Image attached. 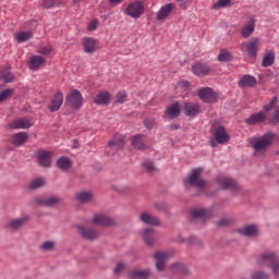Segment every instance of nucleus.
Returning a JSON list of instances; mask_svg holds the SVG:
<instances>
[{
    "label": "nucleus",
    "mask_w": 279,
    "mask_h": 279,
    "mask_svg": "<svg viewBox=\"0 0 279 279\" xmlns=\"http://www.w3.org/2000/svg\"><path fill=\"white\" fill-rule=\"evenodd\" d=\"M191 216L193 221H206V219L213 217V209L194 208L191 211Z\"/></svg>",
    "instance_id": "nucleus-11"
},
{
    "label": "nucleus",
    "mask_w": 279,
    "mask_h": 279,
    "mask_svg": "<svg viewBox=\"0 0 279 279\" xmlns=\"http://www.w3.org/2000/svg\"><path fill=\"white\" fill-rule=\"evenodd\" d=\"M29 219L31 217L28 215L11 219L7 223L5 228L11 232H19V230H21L27 223V221H29Z\"/></svg>",
    "instance_id": "nucleus-9"
},
{
    "label": "nucleus",
    "mask_w": 279,
    "mask_h": 279,
    "mask_svg": "<svg viewBox=\"0 0 279 279\" xmlns=\"http://www.w3.org/2000/svg\"><path fill=\"white\" fill-rule=\"evenodd\" d=\"M124 13L131 19H141L145 14V4L138 0L131 2Z\"/></svg>",
    "instance_id": "nucleus-4"
},
{
    "label": "nucleus",
    "mask_w": 279,
    "mask_h": 279,
    "mask_svg": "<svg viewBox=\"0 0 279 279\" xmlns=\"http://www.w3.org/2000/svg\"><path fill=\"white\" fill-rule=\"evenodd\" d=\"M218 184H220V186H222V189H226L227 191H239V184H236V181L230 179V178H226V177H221L218 179Z\"/></svg>",
    "instance_id": "nucleus-20"
},
{
    "label": "nucleus",
    "mask_w": 279,
    "mask_h": 279,
    "mask_svg": "<svg viewBox=\"0 0 279 279\" xmlns=\"http://www.w3.org/2000/svg\"><path fill=\"white\" fill-rule=\"evenodd\" d=\"M276 155L279 156V149L276 151Z\"/></svg>",
    "instance_id": "nucleus-64"
},
{
    "label": "nucleus",
    "mask_w": 279,
    "mask_h": 279,
    "mask_svg": "<svg viewBox=\"0 0 279 279\" xmlns=\"http://www.w3.org/2000/svg\"><path fill=\"white\" fill-rule=\"evenodd\" d=\"M232 223V218L230 217H222L220 220L217 221V226L220 228H226V226H230Z\"/></svg>",
    "instance_id": "nucleus-49"
},
{
    "label": "nucleus",
    "mask_w": 279,
    "mask_h": 279,
    "mask_svg": "<svg viewBox=\"0 0 279 279\" xmlns=\"http://www.w3.org/2000/svg\"><path fill=\"white\" fill-rule=\"evenodd\" d=\"M174 1H177L178 3H182V1H184V0H174Z\"/></svg>",
    "instance_id": "nucleus-63"
},
{
    "label": "nucleus",
    "mask_w": 279,
    "mask_h": 279,
    "mask_svg": "<svg viewBox=\"0 0 279 279\" xmlns=\"http://www.w3.org/2000/svg\"><path fill=\"white\" fill-rule=\"evenodd\" d=\"M60 199L58 197H50V198H43V197H36L35 204L37 206H46L47 208H52V206H56Z\"/></svg>",
    "instance_id": "nucleus-28"
},
{
    "label": "nucleus",
    "mask_w": 279,
    "mask_h": 279,
    "mask_svg": "<svg viewBox=\"0 0 279 279\" xmlns=\"http://www.w3.org/2000/svg\"><path fill=\"white\" fill-rule=\"evenodd\" d=\"M144 125H145V128H147V130H154V128H156V119H154V118L145 119Z\"/></svg>",
    "instance_id": "nucleus-51"
},
{
    "label": "nucleus",
    "mask_w": 279,
    "mask_h": 279,
    "mask_svg": "<svg viewBox=\"0 0 279 279\" xmlns=\"http://www.w3.org/2000/svg\"><path fill=\"white\" fill-rule=\"evenodd\" d=\"M198 97L201 101H204V104H215L217 99H219V96L213 88L210 87H203L198 92Z\"/></svg>",
    "instance_id": "nucleus-8"
},
{
    "label": "nucleus",
    "mask_w": 279,
    "mask_h": 279,
    "mask_svg": "<svg viewBox=\"0 0 279 279\" xmlns=\"http://www.w3.org/2000/svg\"><path fill=\"white\" fill-rule=\"evenodd\" d=\"M32 125H34L32 123V120L27 118H19L12 121L11 123H9L10 130H27L32 128Z\"/></svg>",
    "instance_id": "nucleus-13"
},
{
    "label": "nucleus",
    "mask_w": 279,
    "mask_h": 279,
    "mask_svg": "<svg viewBox=\"0 0 279 279\" xmlns=\"http://www.w3.org/2000/svg\"><path fill=\"white\" fill-rule=\"evenodd\" d=\"M274 141H279V136L274 133H267L262 137H252L251 147H253V155L256 158L266 156L269 147L274 145Z\"/></svg>",
    "instance_id": "nucleus-1"
},
{
    "label": "nucleus",
    "mask_w": 279,
    "mask_h": 279,
    "mask_svg": "<svg viewBox=\"0 0 279 279\" xmlns=\"http://www.w3.org/2000/svg\"><path fill=\"white\" fill-rule=\"evenodd\" d=\"M143 169L147 171V173H156V166L154 165V161L151 160H145L142 163Z\"/></svg>",
    "instance_id": "nucleus-40"
},
{
    "label": "nucleus",
    "mask_w": 279,
    "mask_h": 279,
    "mask_svg": "<svg viewBox=\"0 0 279 279\" xmlns=\"http://www.w3.org/2000/svg\"><path fill=\"white\" fill-rule=\"evenodd\" d=\"M44 185H45V180L43 178H37L29 183V189H32L33 191H36V189H41V186Z\"/></svg>",
    "instance_id": "nucleus-42"
},
{
    "label": "nucleus",
    "mask_w": 279,
    "mask_h": 279,
    "mask_svg": "<svg viewBox=\"0 0 279 279\" xmlns=\"http://www.w3.org/2000/svg\"><path fill=\"white\" fill-rule=\"evenodd\" d=\"M267 119V113L265 111H259L257 113L252 114L248 119H246L247 125H256V123H265Z\"/></svg>",
    "instance_id": "nucleus-26"
},
{
    "label": "nucleus",
    "mask_w": 279,
    "mask_h": 279,
    "mask_svg": "<svg viewBox=\"0 0 279 279\" xmlns=\"http://www.w3.org/2000/svg\"><path fill=\"white\" fill-rule=\"evenodd\" d=\"M82 0H74V3H80Z\"/></svg>",
    "instance_id": "nucleus-62"
},
{
    "label": "nucleus",
    "mask_w": 279,
    "mask_h": 279,
    "mask_svg": "<svg viewBox=\"0 0 279 279\" xmlns=\"http://www.w3.org/2000/svg\"><path fill=\"white\" fill-rule=\"evenodd\" d=\"M128 269V265H125L124 263H118L113 269V274L116 276H121V274H123V271H125Z\"/></svg>",
    "instance_id": "nucleus-44"
},
{
    "label": "nucleus",
    "mask_w": 279,
    "mask_h": 279,
    "mask_svg": "<svg viewBox=\"0 0 279 279\" xmlns=\"http://www.w3.org/2000/svg\"><path fill=\"white\" fill-rule=\"evenodd\" d=\"M154 257L157 260L156 262L157 271H165V265H166L167 260H169L171 255L169 253L157 251L154 254Z\"/></svg>",
    "instance_id": "nucleus-15"
},
{
    "label": "nucleus",
    "mask_w": 279,
    "mask_h": 279,
    "mask_svg": "<svg viewBox=\"0 0 279 279\" xmlns=\"http://www.w3.org/2000/svg\"><path fill=\"white\" fill-rule=\"evenodd\" d=\"M173 270L178 274H182L183 276H189V268L184 264H174Z\"/></svg>",
    "instance_id": "nucleus-41"
},
{
    "label": "nucleus",
    "mask_w": 279,
    "mask_h": 279,
    "mask_svg": "<svg viewBox=\"0 0 279 279\" xmlns=\"http://www.w3.org/2000/svg\"><path fill=\"white\" fill-rule=\"evenodd\" d=\"M51 51H53V48L51 46H45L38 49V53H41L43 56H49Z\"/></svg>",
    "instance_id": "nucleus-53"
},
{
    "label": "nucleus",
    "mask_w": 279,
    "mask_h": 279,
    "mask_svg": "<svg viewBox=\"0 0 279 279\" xmlns=\"http://www.w3.org/2000/svg\"><path fill=\"white\" fill-rule=\"evenodd\" d=\"M128 101V94L125 92H119L116 95V104H125Z\"/></svg>",
    "instance_id": "nucleus-46"
},
{
    "label": "nucleus",
    "mask_w": 279,
    "mask_h": 279,
    "mask_svg": "<svg viewBox=\"0 0 279 279\" xmlns=\"http://www.w3.org/2000/svg\"><path fill=\"white\" fill-rule=\"evenodd\" d=\"M108 146L111 147V149H123L125 146V137L121 134H116L114 137L109 141Z\"/></svg>",
    "instance_id": "nucleus-27"
},
{
    "label": "nucleus",
    "mask_w": 279,
    "mask_h": 279,
    "mask_svg": "<svg viewBox=\"0 0 279 279\" xmlns=\"http://www.w3.org/2000/svg\"><path fill=\"white\" fill-rule=\"evenodd\" d=\"M219 62H230L232 60V53L228 51L227 49L220 50V53L218 56Z\"/></svg>",
    "instance_id": "nucleus-39"
},
{
    "label": "nucleus",
    "mask_w": 279,
    "mask_h": 279,
    "mask_svg": "<svg viewBox=\"0 0 279 279\" xmlns=\"http://www.w3.org/2000/svg\"><path fill=\"white\" fill-rule=\"evenodd\" d=\"M170 129H171V130H180V125H178V124H171V125H170Z\"/></svg>",
    "instance_id": "nucleus-61"
},
{
    "label": "nucleus",
    "mask_w": 279,
    "mask_h": 279,
    "mask_svg": "<svg viewBox=\"0 0 279 279\" xmlns=\"http://www.w3.org/2000/svg\"><path fill=\"white\" fill-rule=\"evenodd\" d=\"M166 116L168 119H178V117H180V104L174 102L169 106L166 110Z\"/></svg>",
    "instance_id": "nucleus-31"
},
{
    "label": "nucleus",
    "mask_w": 279,
    "mask_h": 279,
    "mask_svg": "<svg viewBox=\"0 0 279 279\" xmlns=\"http://www.w3.org/2000/svg\"><path fill=\"white\" fill-rule=\"evenodd\" d=\"M252 279H269V276L265 272L257 271L252 275Z\"/></svg>",
    "instance_id": "nucleus-54"
},
{
    "label": "nucleus",
    "mask_w": 279,
    "mask_h": 279,
    "mask_svg": "<svg viewBox=\"0 0 279 279\" xmlns=\"http://www.w3.org/2000/svg\"><path fill=\"white\" fill-rule=\"evenodd\" d=\"M192 71H208V65L204 62H196L192 66Z\"/></svg>",
    "instance_id": "nucleus-50"
},
{
    "label": "nucleus",
    "mask_w": 279,
    "mask_h": 279,
    "mask_svg": "<svg viewBox=\"0 0 279 279\" xmlns=\"http://www.w3.org/2000/svg\"><path fill=\"white\" fill-rule=\"evenodd\" d=\"M29 141V135L25 132H19L12 135L11 143L15 145V147H21V145H25Z\"/></svg>",
    "instance_id": "nucleus-23"
},
{
    "label": "nucleus",
    "mask_w": 279,
    "mask_h": 279,
    "mask_svg": "<svg viewBox=\"0 0 279 279\" xmlns=\"http://www.w3.org/2000/svg\"><path fill=\"white\" fill-rule=\"evenodd\" d=\"M56 5H60V3L56 0H44L43 1V8H45L46 10L56 8Z\"/></svg>",
    "instance_id": "nucleus-48"
},
{
    "label": "nucleus",
    "mask_w": 279,
    "mask_h": 279,
    "mask_svg": "<svg viewBox=\"0 0 279 279\" xmlns=\"http://www.w3.org/2000/svg\"><path fill=\"white\" fill-rule=\"evenodd\" d=\"M140 221L146 226H160V219L147 211H144L140 215Z\"/></svg>",
    "instance_id": "nucleus-21"
},
{
    "label": "nucleus",
    "mask_w": 279,
    "mask_h": 279,
    "mask_svg": "<svg viewBox=\"0 0 279 279\" xmlns=\"http://www.w3.org/2000/svg\"><path fill=\"white\" fill-rule=\"evenodd\" d=\"M195 75H198V77H203L204 75H208V72L206 71H198V72H194Z\"/></svg>",
    "instance_id": "nucleus-59"
},
{
    "label": "nucleus",
    "mask_w": 279,
    "mask_h": 279,
    "mask_svg": "<svg viewBox=\"0 0 279 279\" xmlns=\"http://www.w3.org/2000/svg\"><path fill=\"white\" fill-rule=\"evenodd\" d=\"M256 29V20L251 19L248 22H246L242 28L240 29V34L242 38H250L252 34H254Z\"/></svg>",
    "instance_id": "nucleus-18"
},
{
    "label": "nucleus",
    "mask_w": 279,
    "mask_h": 279,
    "mask_svg": "<svg viewBox=\"0 0 279 279\" xmlns=\"http://www.w3.org/2000/svg\"><path fill=\"white\" fill-rule=\"evenodd\" d=\"M75 197L81 204H88V202H93V193L90 192H78Z\"/></svg>",
    "instance_id": "nucleus-35"
},
{
    "label": "nucleus",
    "mask_w": 279,
    "mask_h": 279,
    "mask_svg": "<svg viewBox=\"0 0 279 279\" xmlns=\"http://www.w3.org/2000/svg\"><path fill=\"white\" fill-rule=\"evenodd\" d=\"M83 51L85 53H95L99 47L97 46V39L93 37H84L82 39Z\"/></svg>",
    "instance_id": "nucleus-16"
},
{
    "label": "nucleus",
    "mask_w": 279,
    "mask_h": 279,
    "mask_svg": "<svg viewBox=\"0 0 279 279\" xmlns=\"http://www.w3.org/2000/svg\"><path fill=\"white\" fill-rule=\"evenodd\" d=\"M92 222L96 226H114L117 223L114 218H110V216H106L104 214L94 215Z\"/></svg>",
    "instance_id": "nucleus-14"
},
{
    "label": "nucleus",
    "mask_w": 279,
    "mask_h": 279,
    "mask_svg": "<svg viewBox=\"0 0 279 279\" xmlns=\"http://www.w3.org/2000/svg\"><path fill=\"white\" fill-rule=\"evenodd\" d=\"M183 112L185 117H197L202 112V107L197 102H185L183 105Z\"/></svg>",
    "instance_id": "nucleus-17"
},
{
    "label": "nucleus",
    "mask_w": 279,
    "mask_h": 279,
    "mask_svg": "<svg viewBox=\"0 0 279 279\" xmlns=\"http://www.w3.org/2000/svg\"><path fill=\"white\" fill-rule=\"evenodd\" d=\"M151 276V271L149 269H134L130 272V278L132 279H147Z\"/></svg>",
    "instance_id": "nucleus-30"
},
{
    "label": "nucleus",
    "mask_w": 279,
    "mask_h": 279,
    "mask_svg": "<svg viewBox=\"0 0 279 279\" xmlns=\"http://www.w3.org/2000/svg\"><path fill=\"white\" fill-rule=\"evenodd\" d=\"M155 232L156 231L153 228L144 229L143 239H144L146 245H154V243H155V239H154Z\"/></svg>",
    "instance_id": "nucleus-33"
},
{
    "label": "nucleus",
    "mask_w": 279,
    "mask_h": 279,
    "mask_svg": "<svg viewBox=\"0 0 279 279\" xmlns=\"http://www.w3.org/2000/svg\"><path fill=\"white\" fill-rule=\"evenodd\" d=\"M256 84H258V81L252 75H243L238 82L240 88H254Z\"/></svg>",
    "instance_id": "nucleus-19"
},
{
    "label": "nucleus",
    "mask_w": 279,
    "mask_h": 279,
    "mask_svg": "<svg viewBox=\"0 0 279 279\" xmlns=\"http://www.w3.org/2000/svg\"><path fill=\"white\" fill-rule=\"evenodd\" d=\"M78 233L83 239H86L87 241H95V239H99V231H96L95 228L88 227V226H77Z\"/></svg>",
    "instance_id": "nucleus-10"
},
{
    "label": "nucleus",
    "mask_w": 279,
    "mask_h": 279,
    "mask_svg": "<svg viewBox=\"0 0 279 279\" xmlns=\"http://www.w3.org/2000/svg\"><path fill=\"white\" fill-rule=\"evenodd\" d=\"M38 162L40 167H51V153L47 150L39 153Z\"/></svg>",
    "instance_id": "nucleus-29"
},
{
    "label": "nucleus",
    "mask_w": 279,
    "mask_h": 279,
    "mask_svg": "<svg viewBox=\"0 0 279 279\" xmlns=\"http://www.w3.org/2000/svg\"><path fill=\"white\" fill-rule=\"evenodd\" d=\"M232 0H218L216 3L213 4L214 10H219L221 8H228Z\"/></svg>",
    "instance_id": "nucleus-43"
},
{
    "label": "nucleus",
    "mask_w": 279,
    "mask_h": 279,
    "mask_svg": "<svg viewBox=\"0 0 279 279\" xmlns=\"http://www.w3.org/2000/svg\"><path fill=\"white\" fill-rule=\"evenodd\" d=\"M71 165H72L71 159L66 157H60L57 161V167L62 171H66L71 169Z\"/></svg>",
    "instance_id": "nucleus-36"
},
{
    "label": "nucleus",
    "mask_w": 279,
    "mask_h": 279,
    "mask_svg": "<svg viewBox=\"0 0 279 279\" xmlns=\"http://www.w3.org/2000/svg\"><path fill=\"white\" fill-rule=\"evenodd\" d=\"M271 123H279V106L276 108L275 113L270 118Z\"/></svg>",
    "instance_id": "nucleus-55"
},
{
    "label": "nucleus",
    "mask_w": 279,
    "mask_h": 279,
    "mask_svg": "<svg viewBox=\"0 0 279 279\" xmlns=\"http://www.w3.org/2000/svg\"><path fill=\"white\" fill-rule=\"evenodd\" d=\"M277 104H278V97H274L268 105L264 106V110L266 112H269V110H272V108H275Z\"/></svg>",
    "instance_id": "nucleus-52"
},
{
    "label": "nucleus",
    "mask_w": 279,
    "mask_h": 279,
    "mask_svg": "<svg viewBox=\"0 0 279 279\" xmlns=\"http://www.w3.org/2000/svg\"><path fill=\"white\" fill-rule=\"evenodd\" d=\"M173 8H175V4L168 3L160 8V10L156 14L157 21H166V19L173 12Z\"/></svg>",
    "instance_id": "nucleus-22"
},
{
    "label": "nucleus",
    "mask_w": 279,
    "mask_h": 279,
    "mask_svg": "<svg viewBox=\"0 0 279 279\" xmlns=\"http://www.w3.org/2000/svg\"><path fill=\"white\" fill-rule=\"evenodd\" d=\"M190 243L192 245H201L202 241L199 239L195 238V236H192V238H190Z\"/></svg>",
    "instance_id": "nucleus-57"
},
{
    "label": "nucleus",
    "mask_w": 279,
    "mask_h": 279,
    "mask_svg": "<svg viewBox=\"0 0 279 279\" xmlns=\"http://www.w3.org/2000/svg\"><path fill=\"white\" fill-rule=\"evenodd\" d=\"M65 106L72 110H80L84 106V96L77 89H73L65 97Z\"/></svg>",
    "instance_id": "nucleus-3"
},
{
    "label": "nucleus",
    "mask_w": 279,
    "mask_h": 279,
    "mask_svg": "<svg viewBox=\"0 0 279 279\" xmlns=\"http://www.w3.org/2000/svg\"><path fill=\"white\" fill-rule=\"evenodd\" d=\"M202 168H196L192 173L185 179L186 186H195L199 191H204L208 184L202 179Z\"/></svg>",
    "instance_id": "nucleus-2"
},
{
    "label": "nucleus",
    "mask_w": 279,
    "mask_h": 279,
    "mask_svg": "<svg viewBox=\"0 0 279 279\" xmlns=\"http://www.w3.org/2000/svg\"><path fill=\"white\" fill-rule=\"evenodd\" d=\"M131 145L134 149H149L151 142L147 135L136 134L131 137Z\"/></svg>",
    "instance_id": "nucleus-7"
},
{
    "label": "nucleus",
    "mask_w": 279,
    "mask_h": 279,
    "mask_svg": "<svg viewBox=\"0 0 279 279\" xmlns=\"http://www.w3.org/2000/svg\"><path fill=\"white\" fill-rule=\"evenodd\" d=\"M56 247V242L53 241H45L39 245V250L41 252H53Z\"/></svg>",
    "instance_id": "nucleus-38"
},
{
    "label": "nucleus",
    "mask_w": 279,
    "mask_h": 279,
    "mask_svg": "<svg viewBox=\"0 0 279 279\" xmlns=\"http://www.w3.org/2000/svg\"><path fill=\"white\" fill-rule=\"evenodd\" d=\"M113 5H119V3H123V0H109Z\"/></svg>",
    "instance_id": "nucleus-60"
},
{
    "label": "nucleus",
    "mask_w": 279,
    "mask_h": 279,
    "mask_svg": "<svg viewBox=\"0 0 279 279\" xmlns=\"http://www.w3.org/2000/svg\"><path fill=\"white\" fill-rule=\"evenodd\" d=\"M259 45H260V39H258V37H255L251 39L248 43H242L240 45V49L241 51H246V53L252 58H256L258 53Z\"/></svg>",
    "instance_id": "nucleus-6"
},
{
    "label": "nucleus",
    "mask_w": 279,
    "mask_h": 279,
    "mask_svg": "<svg viewBox=\"0 0 279 279\" xmlns=\"http://www.w3.org/2000/svg\"><path fill=\"white\" fill-rule=\"evenodd\" d=\"M97 25H99V22L97 20L92 21L88 25L89 32H95V29H97Z\"/></svg>",
    "instance_id": "nucleus-56"
},
{
    "label": "nucleus",
    "mask_w": 279,
    "mask_h": 279,
    "mask_svg": "<svg viewBox=\"0 0 279 279\" xmlns=\"http://www.w3.org/2000/svg\"><path fill=\"white\" fill-rule=\"evenodd\" d=\"M0 80H3L4 84H10V82H14V76L10 72H2Z\"/></svg>",
    "instance_id": "nucleus-47"
},
{
    "label": "nucleus",
    "mask_w": 279,
    "mask_h": 279,
    "mask_svg": "<svg viewBox=\"0 0 279 279\" xmlns=\"http://www.w3.org/2000/svg\"><path fill=\"white\" fill-rule=\"evenodd\" d=\"M211 136H214V141L219 143V145H226V143L230 141V135L223 125H214L211 129Z\"/></svg>",
    "instance_id": "nucleus-5"
},
{
    "label": "nucleus",
    "mask_w": 279,
    "mask_h": 279,
    "mask_svg": "<svg viewBox=\"0 0 279 279\" xmlns=\"http://www.w3.org/2000/svg\"><path fill=\"white\" fill-rule=\"evenodd\" d=\"M33 36L34 33H32V31H24L15 34L14 39L16 40V43H27V40H29V38H32Z\"/></svg>",
    "instance_id": "nucleus-34"
},
{
    "label": "nucleus",
    "mask_w": 279,
    "mask_h": 279,
    "mask_svg": "<svg viewBox=\"0 0 279 279\" xmlns=\"http://www.w3.org/2000/svg\"><path fill=\"white\" fill-rule=\"evenodd\" d=\"M62 104H64V94H62V92H57L48 106V110L51 112H58V110L62 108Z\"/></svg>",
    "instance_id": "nucleus-12"
},
{
    "label": "nucleus",
    "mask_w": 279,
    "mask_h": 279,
    "mask_svg": "<svg viewBox=\"0 0 279 279\" xmlns=\"http://www.w3.org/2000/svg\"><path fill=\"white\" fill-rule=\"evenodd\" d=\"M276 62V53L274 52H268L264 56L262 64L263 66H271Z\"/></svg>",
    "instance_id": "nucleus-37"
},
{
    "label": "nucleus",
    "mask_w": 279,
    "mask_h": 279,
    "mask_svg": "<svg viewBox=\"0 0 279 279\" xmlns=\"http://www.w3.org/2000/svg\"><path fill=\"white\" fill-rule=\"evenodd\" d=\"M31 69H40V66H45V58L40 56H33L28 61Z\"/></svg>",
    "instance_id": "nucleus-32"
},
{
    "label": "nucleus",
    "mask_w": 279,
    "mask_h": 279,
    "mask_svg": "<svg viewBox=\"0 0 279 279\" xmlns=\"http://www.w3.org/2000/svg\"><path fill=\"white\" fill-rule=\"evenodd\" d=\"M179 86H181V88H189V86H191V84L187 81H181L179 83Z\"/></svg>",
    "instance_id": "nucleus-58"
},
{
    "label": "nucleus",
    "mask_w": 279,
    "mask_h": 279,
    "mask_svg": "<svg viewBox=\"0 0 279 279\" xmlns=\"http://www.w3.org/2000/svg\"><path fill=\"white\" fill-rule=\"evenodd\" d=\"M12 95H14V89L12 88L2 90L0 93V104L1 101H5V99H8L9 97H12Z\"/></svg>",
    "instance_id": "nucleus-45"
},
{
    "label": "nucleus",
    "mask_w": 279,
    "mask_h": 279,
    "mask_svg": "<svg viewBox=\"0 0 279 279\" xmlns=\"http://www.w3.org/2000/svg\"><path fill=\"white\" fill-rule=\"evenodd\" d=\"M242 236H258V227L256 225H247L238 229Z\"/></svg>",
    "instance_id": "nucleus-25"
},
{
    "label": "nucleus",
    "mask_w": 279,
    "mask_h": 279,
    "mask_svg": "<svg viewBox=\"0 0 279 279\" xmlns=\"http://www.w3.org/2000/svg\"><path fill=\"white\" fill-rule=\"evenodd\" d=\"M112 98V95L108 92H100L94 97V104L96 106H108L110 104V99Z\"/></svg>",
    "instance_id": "nucleus-24"
}]
</instances>
